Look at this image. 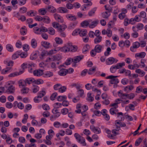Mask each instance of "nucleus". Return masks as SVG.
<instances>
[{
  "label": "nucleus",
  "instance_id": "f257e3e1",
  "mask_svg": "<svg viewBox=\"0 0 147 147\" xmlns=\"http://www.w3.org/2000/svg\"><path fill=\"white\" fill-rule=\"evenodd\" d=\"M118 96L121 99H125L128 98L129 99H132L134 98L135 97V95L133 93H131L129 94H123L122 90H120L117 92Z\"/></svg>",
  "mask_w": 147,
  "mask_h": 147
},
{
  "label": "nucleus",
  "instance_id": "f03ea898",
  "mask_svg": "<svg viewBox=\"0 0 147 147\" xmlns=\"http://www.w3.org/2000/svg\"><path fill=\"white\" fill-rule=\"evenodd\" d=\"M59 50L62 52H74L78 51V47L76 45H73L71 47H63L60 48Z\"/></svg>",
  "mask_w": 147,
  "mask_h": 147
},
{
  "label": "nucleus",
  "instance_id": "7ed1b4c3",
  "mask_svg": "<svg viewBox=\"0 0 147 147\" xmlns=\"http://www.w3.org/2000/svg\"><path fill=\"white\" fill-rule=\"evenodd\" d=\"M102 46L97 45L94 47V49H92L90 51V54L92 56L94 57L96 54V53H100L102 50Z\"/></svg>",
  "mask_w": 147,
  "mask_h": 147
},
{
  "label": "nucleus",
  "instance_id": "20e7f679",
  "mask_svg": "<svg viewBox=\"0 0 147 147\" xmlns=\"http://www.w3.org/2000/svg\"><path fill=\"white\" fill-rule=\"evenodd\" d=\"M74 136L78 143L82 144L83 146H86V143L85 142V140L84 137L80 136L77 133H75Z\"/></svg>",
  "mask_w": 147,
  "mask_h": 147
},
{
  "label": "nucleus",
  "instance_id": "39448f33",
  "mask_svg": "<svg viewBox=\"0 0 147 147\" xmlns=\"http://www.w3.org/2000/svg\"><path fill=\"white\" fill-rule=\"evenodd\" d=\"M45 18H42L40 16H37L34 18V19L38 21H42L43 22L46 24H49L50 23L51 20L48 16H45Z\"/></svg>",
  "mask_w": 147,
  "mask_h": 147
},
{
  "label": "nucleus",
  "instance_id": "423d86ee",
  "mask_svg": "<svg viewBox=\"0 0 147 147\" xmlns=\"http://www.w3.org/2000/svg\"><path fill=\"white\" fill-rule=\"evenodd\" d=\"M125 65V63L124 62L122 63H118L115 65L112 66L111 67L110 69V71L111 73H115V72L116 69H119Z\"/></svg>",
  "mask_w": 147,
  "mask_h": 147
},
{
  "label": "nucleus",
  "instance_id": "0eeeda50",
  "mask_svg": "<svg viewBox=\"0 0 147 147\" xmlns=\"http://www.w3.org/2000/svg\"><path fill=\"white\" fill-rule=\"evenodd\" d=\"M118 77L117 76H113L110 75L106 77L107 79H111L110 81V83L112 84H117L119 82V80L118 79L115 78Z\"/></svg>",
  "mask_w": 147,
  "mask_h": 147
},
{
  "label": "nucleus",
  "instance_id": "6e6552de",
  "mask_svg": "<svg viewBox=\"0 0 147 147\" xmlns=\"http://www.w3.org/2000/svg\"><path fill=\"white\" fill-rule=\"evenodd\" d=\"M84 58V55H82L76 56L72 58V62L73 63L72 64L73 67H75L76 66V63L79 62L80 60Z\"/></svg>",
  "mask_w": 147,
  "mask_h": 147
},
{
  "label": "nucleus",
  "instance_id": "1a4fd4ad",
  "mask_svg": "<svg viewBox=\"0 0 147 147\" xmlns=\"http://www.w3.org/2000/svg\"><path fill=\"white\" fill-rule=\"evenodd\" d=\"M140 21V19L139 18L138 16L136 15L134 18H132L130 19L129 20V23L132 24H134L136 22H139Z\"/></svg>",
  "mask_w": 147,
  "mask_h": 147
},
{
  "label": "nucleus",
  "instance_id": "9d476101",
  "mask_svg": "<svg viewBox=\"0 0 147 147\" xmlns=\"http://www.w3.org/2000/svg\"><path fill=\"white\" fill-rule=\"evenodd\" d=\"M140 46V43L136 42L133 43L132 46L130 47V50L132 52L134 51V49L138 48Z\"/></svg>",
  "mask_w": 147,
  "mask_h": 147
},
{
  "label": "nucleus",
  "instance_id": "9b49d317",
  "mask_svg": "<svg viewBox=\"0 0 147 147\" xmlns=\"http://www.w3.org/2000/svg\"><path fill=\"white\" fill-rule=\"evenodd\" d=\"M43 70L40 69L35 70L33 71V74L34 76H40L43 74Z\"/></svg>",
  "mask_w": 147,
  "mask_h": 147
},
{
  "label": "nucleus",
  "instance_id": "f8f14e48",
  "mask_svg": "<svg viewBox=\"0 0 147 147\" xmlns=\"http://www.w3.org/2000/svg\"><path fill=\"white\" fill-rule=\"evenodd\" d=\"M66 17L68 20L72 21H75L77 19L75 16H73L72 14H67L66 15Z\"/></svg>",
  "mask_w": 147,
  "mask_h": 147
},
{
  "label": "nucleus",
  "instance_id": "ddd939ff",
  "mask_svg": "<svg viewBox=\"0 0 147 147\" xmlns=\"http://www.w3.org/2000/svg\"><path fill=\"white\" fill-rule=\"evenodd\" d=\"M46 9L48 11L52 13H55L56 11V9L51 5H49L47 7H46Z\"/></svg>",
  "mask_w": 147,
  "mask_h": 147
},
{
  "label": "nucleus",
  "instance_id": "4468645a",
  "mask_svg": "<svg viewBox=\"0 0 147 147\" xmlns=\"http://www.w3.org/2000/svg\"><path fill=\"white\" fill-rule=\"evenodd\" d=\"M55 18L59 22L62 23L63 21V18L60 15L55 13L54 15Z\"/></svg>",
  "mask_w": 147,
  "mask_h": 147
},
{
  "label": "nucleus",
  "instance_id": "2eb2a0df",
  "mask_svg": "<svg viewBox=\"0 0 147 147\" xmlns=\"http://www.w3.org/2000/svg\"><path fill=\"white\" fill-rule=\"evenodd\" d=\"M57 10L58 12L61 13H67L68 11V10L66 8L63 7H59Z\"/></svg>",
  "mask_w": 147,
  "mask_h": 147
},
{
  "label": "nucleus",
  "instance_id": "dca6fc26",
  "mask_svg": "<svg viewBox=\"0 0 147 147\" xmlns=\"http://www.w3.org/2000/svg\"><path fill=\"white\" fill-rule=\"evenodd\" d=\"M9 86L8 87L7 92H9L10 94H12L14 93L15 91V88L12 85H10L9 84Z\"/></svg>",
  "mask_w": 147,
  "mask_h": 147
},
{
  "label": "nucleus",
  "instance_id": "f3484780",
  "mask_svg": "<svg viewBox=\"0 0 147 147\" xmlns=\"http://www.w3.org/2000/svg\"><path fill=\"white\" fill-rule=\"evenodd\" d=\"M68 71V70L66 69H62L59 71L58 74L60 76H64L67 74Z\"/></svg>",
  "mask_w": 147,
  "mask_h": 147
},
{
  "label": "nucleus",
  "instance_id": "a211bd4d",
  "mask_svg": "<svg viewBox=\"0 0 147 147\" xmlns=\"http://www.w3.org/2000/svg\"><path fill=\"white\" fill-rule=\"evenodd\" d=\"M114 58L113 57H110L107 59L106 61V63L107 65H110L114 63Z\"/></svg>",
  "mask_w": 147,
  "mask_h": 147
},
{
  "label": "nucleus",
  "instance_id": "6ab92c4d",
  "mask_svg": "<svg viewBox=\"0 0 147 147\" xmlns=\"http://www.w3.org/2000/svg\"><path fill=\"white\" fill-rule=\"evenodd\" d=\"M24 72V71H20L19 72H16L11 73L8 75L9 77H13L21 74Z\"/></svg>",
  "mask_w": 147,
  "mask_h": 147
},
{
  "label": "nucleus",
  "instance_id": "aec40b11",
  "mask_svg": "<svg viewBox=\"0 0 147 147\" xmlns=\"http://www.w3.org/2000/svg\"><path fill=\"white\" fill-rule=\"evenodd\" d=\"M35 64L33 63H30L28 64V68L29 72L32 73L33 68L34 67Z\"/></svg>",
  "mask_w": 147,
  "mask_h": 147
},
{
  "label": "nucleus",
  "instance_id": "412c9836",
  "mask_svg": "<svg viewBox=\"0 0 147 147\" xmlns=\"http://www.w3.org/2000/svg\"><path fill=\"white\" fill-rule=\"evenodd\" d=\"M37 45V40L35 39H32L31 41V45L32 47L34 49L36 48Z\"/></svg>",
  "mask_w": 147,
  "mask_h": 147
},
{
  "label": "nucleus",
  "instance_id": "4be33fe9",
  "mask_svg": "<svg viewBox=\"0 0 147 147\" xmlns=\"http://www.w3.org/2000/svg\"><path fill=\"white\" fill-rule=\"evenodd\" d=\"M41 45L46 49H49L50 47V44L47 41H43L41 42Z\"/></svg>",
  "mask_w": 147,
  "mask_h": 147
},
{
  "label": "nucleus",
  "instance_id": "5701e85b",
  "mask_svg": "<svg viewBox=\"0 0 147 147\" xmlns=\"http://www.w3.org/2000/svg\"><path fill=\"white\" fill-rule=\"evenodd\" d=\"M25 26H24L20 28V32L22 35H24L26 34L27 30Z\"/></svg>",
  "mask_w": 147,
  "mask_h": 147
},
{
  "label": "nucleus",
  "instance_id": "b1692460",
  "mask_svg": "<svg viewBox=\"0 0 147 147\" xmlns=\"http://www.w3.org/2000/svg\"><path fill=\"white\" fill-rule=\"evenodd\" d=\"M146 53L145 52H141L140 53H137L135 55L136 57H139L140 58H144L145 56Z\"/></svg>",
  "mask_w": 147,
  "mask_h": 147
},
{
  "label": "nucleus",
  "instance_id": "393cba45",
  "mask_svg": "<svg viewBox=\"0 0 147 147\" xmlns=\"http://www.w3.org/2000/svg\"><path fill=\"white\" fill-rule=\"evenodd\" d=\"M99 21L98 20L94 21L91 22L89 25V27L90 28H93L97 26L98 23Z\"/></svg>",
  "mask_w": 147,
  "mask_h": 147
},
{
  "label": "nucleus",
  "instance_id": "a878e982",
  "mask_svg": "<svg viewBox=\"0 0 147 147\" xmlns=\"http://www.w3.org/2000/svg\"><path fill=\"white\" fill-rule=\"evenodd\" d=\"M53 113L55 115L54 116L51 115L50 117V119L51 121H53V119H55L56 118L58 117L61 114L59 112H57Z\"/></svg>",
  "mask_w": 147,
  "mask_h": 147
},
{
  "label": "nucleus",
  "instance_id": "bb28decb",
  "mask_svg": "<svg viewBox=\"0 0 147 147\" xmlns=\"http://www.w3.org/2000/svg\"><path fill=\"white\" fill-rule=\"evenodd\" d=\"M87 33V32L86 30L83 29L81 30H80L79 32V34L81 36H86Z\"/></svg>",
  "mask_w": 147,
  "mask_h": 147
},
{
  "label": "nucleus",
  "instance_id": "cd10ccee",
  "mask_svg": "<svg viewBox=\"0 0 147 147\" xmlns=\"http://www.w3.org/2000/svg\"><path fill=\"white\" fill-rule=\"evenodd\" d=\"M90 128L91 130L94 133H95L96 131H98V133L99 134L101 133L100 129L99 128V130L96 128L95 127L94 125H91L90 126Z\"/></svg>",
  "mask_w": 147,
  "mask_h": 147
},
{
  "label": "nucleus",
  "instance_id": "c85d7f7f",
  "mask_svg": "<svg viewBox=\"0 0 147 147\" xmlns=\"http://www.w3.org/2000/svg\"><path fill=\"white\" fill-rule=\"evenodd\" d=\"M37 52L35 51L33 52L31 55L30 58V59L34 60L36 59L37 57Z\"/></svg>",
  "mask_w": 147,
  "mask_h": 147
},
{
  "label": "nucleus",
  "instance_id": "c756f323",
  "mask_svg": "<svg viewBox=\"0 0 147 147\" xmlns=\"http://www.w3.org/2000/svg\"><path fill=\"white\" fill-rule=\"evenodd\" d=\"M94 40V42L95 44H97L100 42L102 40V37L101 36H96Z\"/></svg>",
  "mask_w": 147,
  "mask_h": 147
},
{
  "label": "nucleus",
  "instance_id": "7c9ffc66",
  "mask_svg": "<svg viewBox=\"0 0 147 147\" xmlns=\"http://www.w3.org/2000/svg\"><path fill=\"white\" fill-rule=\"evenodd\" d=\"M110 15V13L109 12L105 11L102 13V16L103 18H107Z\"/></svg>",
  "mask_w": 147,
  "mask_h": 147
},
{
  "label": "nucleus",
  "instance_id": "2f4dec72",
  "mask_svg": "<svg viewBox=\"0 0 147 147\" xmlns=\"http://www.w3.org/2000/svg\"><path fill=\"white\" fill-rule=\"evenodd\" d=\"M46 94V92L44 91H40L38 94L37 98H41L43 97Z\"/></svg>",
  "mask_w": 147,
  "mask_h": 147
},
{
  "label": "nucleus",
  "instance_id": "473e14b6",
  "mask_svg": "<svg viewBox=\"0 0 147 147\" xmlns=\"http://www.w3.org/2000/svg\"><path fill=\"white\" fill-rule=\"evenodd\" d=\"M97 8L95 7L92 9L88 13V15L89 16H91L93 15L95 13V12Z\"/></svg>",
  "mask_w": 147,
  "mask_h": 147
},
{
  "label": "nucleus",
  "instance_id": "72a5a7b5",
  "mask_svg": "<svg viewBox=\"0 0 147 147\" xmlns=\"http://www.w3.org/2000/svg\"><path fill=\"white\" fill-rule=\"evenodd\" d=\"M27 14L29 16H34L37 14V12H34L33 10H31L28 11L27 13Z\"/></svg>",
  "mask_w": 147,
  "mask_h": 147
},
{
  "label": "nucleus",
  "instance_id": "f704fd0d",
  "mask_svg": "<svg viewBox=\"0 0 147 147\" xmlns=\"http://www.w3.org/2000/svg\"><path fill=\"white\" fill-rule=\"evenodd\" d=\"M77 23L78 22H77L71 23L68 26V28L69 29H73L75 26L77 24Z\"/></svg>",
  "mask_w": 147,
  "mask_h": 147
},
{
  "label": "nucleus",
  "instance_id": "c9c22d12",
  "mask_svg": "<svg viewBox=\"0 0 147 147\" xmlns=\"http://www.w3.org/2000/svg\"><path fill=\"white\" fill-rule=\"evenodd\" d=\"M89 24V23L87 20L83 21L81 23V26L83 27H87Z\"/></svg>",
  "mask_w": 147,
  "mask_h": 147
},
{
  "label": "nucleus",
  "instance_id": "e433bc0d",
  "mask_svg": "<svg viewBox=\"0 0 147 147\" xmlns=\"http://www.w3.org/2000/svg\"><path fill=\"white\" fill-rule=\"evenodd\" d=\"M6 48L7 50L9 52H12L13 51V47L10 44H9L7 45Z\"/></svg>",
  "mask_w": 147,
  "mask_h": 147
},
{
  "label": "nucleus",
  "instance_id": "4c0bfd02",
  "mask_svg": "<svg viewBox=\"0 0 147 147\" xmlns=\"http://www.w3.org/2000/svg\"><path fill=\"white\" fill-rule=\"evenodd\" d=\"M90 48V46L88 44L86 45L82 49V52L83 53L89 51Z\"/></svg>",
  "mask_w": 147,
  "mask_h": 147
},
{
  "label": "nucleus",
  "instance_id": "58836bf2",
  "mask_svg": "<svg viewBox=\"0 0 147 147\" xmlns=\"http://www.w3.org/2000/svg\"><path fill=\"white\" fill-rule=\"evenodd\" d=\"M29 89L26 87H24L21 91L22 93L23 94L28 93L29 92Z\"/></svg>",
  "mask_w": 147,
  "mask_h": 147
},
{
  "label": "nucleus",
  "instance_id": "ea45409f",
  "mask_svg": "<svg viewBox=\"0 0 147 147\" xmlns=\"http://www.w3.org/2000/svg\"><path fill=\"white\" fill-rule=\"evenodd\" d=\"M53 75V73L51 71H47L44 75L45 77H50Z\"/></svg>",
  "mask_w": 147,
  "mask_h": 147
},
{
  "label": "nucleus",
  "instance_id": "a19ab883",
  "mask_svg": "<svg viewBox=\"0 0 147 147\" xmlns=\"http://www.w3.org/2000/svg\"><path fill=\"white\" fill-rule=\"evenodd\" d=\"M48 31H49V33L51 35H54L55 34V31L54 29L50 27L48 29Z\"/></svg>",
  "mask_w": 147,
  "mask_h": 147
},
{
  "label": "nucleus",
  "instance_id": "79ce46f5",
  "mask_svg": "<svg viewBox=\"0 0 147 147\" xmlns=\"http://www.w3.org/2000/svg\"><path fill=\"white\" fill-rule=\"evenodd\" d=\"M46 10V9L42 8L38 10V11L40 13L41 15H44L47 13V11Z\"/></svg>",
  "mask_w": 147,
  "mask_h": 147
},
{
  "label": "nucleus",
  "instance_id": "37998d69",
  "mask_svg": "<svg viewBox=\"0 0 147 147\" xmlns=\"http://www.w3.org/2000/svg\"><path fill=\"white\" fill-rule=\"evenodd\" d=\"M44 82L43 81L40 79H38L36 80H34V83L35 84H42Z\"/></svg>",
  "mask_w": 147,
  "mask_h": 147
},
{
  "label": "nucleus",
  "instance_id": "c03bdc74",
  "mask_svg": "<svg viewBox=\"0 0 147 147\" xmlns=\"http://www.w3.org/2000/svg\"><path fill=\"white\" fill-rule=\"evenodd\" d=\"M66 98L67 97L65 96H59L57 97V100L59 101H61L62 100H64V99H66Z\"/></svg>",
  "mask_w": 147,
  "mask_h": 147
},
{
  "label": "nucleus",
  "instance_id": "a18cd8bd",
  "mask_svg": "<svg viewBox=\"0 0 147 147\" xmlns=\"http://www.w3.org/2000/svg\"><path fill=\"white\" fill-rule=\"evenodd\" d=\"M34 79L33 78H28L26 79L25 81L26 83H27L29 84H30L31 82H34Z\"/></svg>",
  "mask_w": 147,
  "mask_h": 147
},
{
  "label": "nucleus",
  "instance_id": "49530a36",
  "mask_svg": "<svg viewBox=\"0 0 147 147\" xmlns=\"http://www.w3.org/2000/svg\"><path fill=\"white\" fill-rule=\"evenodd\" d=\"M40 32L41 34L42 32H44V33H45L48 31V29H47L46 27L42 26L40 27Z\"/></svg>",
  "mask_w": 147,
  "mask_h": 147
},
{
  "label": "nucleus",
  "instance_id": "de8ad7c7",
  "mask_svg": "<svg viewBox=\"0 0 147 147\" xmlns=\"http://www.w3.org/2000/svg\"><path fill=\"white\" fill-rule=\"evenodd\" d=\"M55 40L57 44H61L63 43V41L62 39L59 37H56L55 38Z\"/></svg>",
  "mask_w": 147,
  "mask_h": 147
},
{
  "label": "nucleus",
  "instance_id": "09e8293b",
  "mask_svg": "<svg viewBox=\"0 0 147 147\" xmlns=\"http://www.w3.org/2000/svg\"><path fill=\"white\" fill-rule=\"evenodd\" d=\"M128 67L129 69H134L135 67H137L138 68L139 66L137 64H135L133 65H129Z\"/></svg>",
  "mask_w": 147,
  "mask_h": 147
},
{
  "label": "nucleus",
  "instance_id": "8fccbe9b",
  "mask_svg": "<svg viewBox=\"0 0 147 147\" xmlns=\"http://www.w3.org/2000/svg\"><path fill=\"white\" fill-rule=\"evenodd\" d=\"M143 138H139L135 142V145L136 146H138L140 144V143L142 142Z\"/></svg>",
  "mask_w": 147,
  "mask_h": 147
},
{
  "label": "nucleus",
  "instance_id": "3c124183",
  "mask_svg": "<svg viewBox=\"0 0 147 147\" xmlns=\"http://www.w3.org/2000/svg\"><path fill=\"white\" fill-rule=\"evenodd\" d=\"M20 52L17 51L16 53L13 55L12 58V59H15L17 58L19 56Z\"/></svg>",
  "mask_w": 147,
  "mask_h": 147
},
{
  "label": "nucleus",
  "instance_id": "603ef678",
  "mask_svg": "<svg viewBox=\"0 0 147 147\" xmlns=\"http://www.w3.org/2000/svg\"><path fill=\"white\" fill-rule=\"evenodd\" d=\"M138 16L140 18H145L146 16V13L144 11H142L140 13V15Z\"/></svg>",
  "mask_w": 147,
  "mask_h": 147
},
{
  "label": "nucleus",
  "instance_id": "864d4df0",
  "mask_svg": "<svg viewBox=\"0 0 147 147\" xmlns=\"http://www.w3.org/2000/svg\"><path fill=\"white\" fill-rule=\"evenodd\" d=\"M129 80L128 79L124 78L121 80V83L124 85L127 84Z\"/></svg>",
  "mask_w": 147,
  "mask_h": 147
},
{
  "label": "nucleus",
  "instance_id": "5fc2aeb1",
  "mask_svg": "<svg viewBox=\"0 0 147 147\" xmlns=\"http://www.w3.org/2000/svg\"><path fill=\"white\" fill-rule=\"evenodd\" d=\"M144 25L141 23H139L136 25V28L138 30H142L143 28Z\"/></svg>",
  "mask_w": 147,
  "mask_h": 147
},
{
  "label": "nucleus",
  "instance_id": "6e6d98bb",
  "mask_svg": "<svg viewBox=\"0 0 147 147\" xmlns=\"http://www.w3.org/2000/svg\"><path fill=\"white\" fill-rule=\"evenodd\" d=\"M34 32L37 34H41L40 32V28L38 27H35L33 28Z\"/></svg>",
  "mask_w": 147,
  "mask_h": 147
},
{
  "label": "nucleus",
  "instance_id": "4d7b16f0",
  "mask_svg": "<svg viewBox=\"0 0 147 147\" xmlns=\"http://www.w3.org/2000/svg\"><path fill=\"white\" fill-rule=\"evenodd\" d=\"M27 11V8L24 7H23L20 8V11L21 13H24Z\"/></svg>",
  "mask_w": 147,
  "mask_h": 147
},
{
  "label": "nucleus",
  "instance_id": "13d9d810",
  "mask_svg": "<svg viewBox=\"0 0 147 147\" xmlns=\"http://www.w3.org/2000/svg\"><path fill=\"white\" fill-rule=\"evenodd\" d=\"M52 25L53 28H57L58 30L59 28L60 27L59 24L58 23L54 22L52 23Z\"/></svg>",
  "mask_w": 147,
  "mask_h": 147
},
{
  "label": "nucleus",
  "instance_id": "bf43d9fd",
  "mask_svg": "<svg viewBox=\"0 0 147 147\" xmlns=\"http://www.w3.org/2000/svg\"><path fill=\"white\" fill-rule=\"evenodd\" d=\"M23 48L24 51H27L29 50V46L27 44H24L23 45Z\"/></svg>",
  "mask_w": 147,
  "mask_h": 147
},
{
  "label": "nucleus",
  "instance_id": "052dcab7",
  "mask_svg": "<svg viewBox=\"0 0 147 147\" xmlns=\"http://www.w3.org/2000/svg\"><path fill=\"white\" fill-rule=\"evenodd\" d=\"M111 51L110 47H109L107 48V51H105L104 53V55L105 56H107L110 55V52Z\"/></svg>",
  "mask_w": 147,
  "mask_h": 147
},
{
  "label": "nucleus",
  "instance_id": "680f3d73",
  "mask_svg": "<svg viewBox=\"0 0 147 147\" xmlns=\"http://www.w3.org/2000/svg\"><path fill=\"white\" fill-rule=\"evenodd\" d=\"M66 90V87L65 86L61 87L59 89V92H60L63 93L65 92Z\"/></svg>",
  "mask_w": 147,
  "mask_h": 147
},
{
  "label": "nucleus",
  "instance_id": "e2e57ef3",
  "mask_svg": "<svg viewBox=\"0 0 147 147\" xmlns=\"http://www.w3.org/2000/svg\"><path fill=\"white\" fill-rule=\"evenodd\" d=\"M57 95V92H55L53 93L51 95L50 98L52 100H53L55 99V97Z\"/></svg>",
  "mask_w": 147,
  "mask_h": 147
},
{
  "label": "nucleus",
  "instance_id": "0e129e2a",
  "mask_svg": "<svg viewBox=\"0 0 147 147\" xmlns=\"http://www.w3.org/2000/svg\"><path fill=\"white\" fill-rule=\"evenodd\" d=\"M66 7L68 9H71L73 8L74 5L70 3H68L66 4Z\"/></svg>",
  "mask_w": 147,
  "mask_h": 147
},
{
  "label": "nucleus",
  "instance_id": "69168bd1",
  "mask_svg": "<svg viewBox=\"0 0 147 147\" xmlns=\"http://www.w3.org/2000/svg\"><path fill=\"white\" fill-rule=\"evenodd\" d=\"M91 94L90 93H88L87 94V96L90 99H88V100L90 102L94 100V98L91 96Z\"/></svg>",
  "mask_w": 147,
  "mask_h": 147
},
{
  "label": "nucleus",
  "instance_id": "338daca9",
  "mask_svg": "<svg viewBox=\"0 0 147 147\" xmlns=\"http://www.w3.org/2000/svg\"><path fill=\"white\" fill-rule=\"evenodd\" d=\"M58 31L60 33V35L63 37H65L66 34L65 33L63 32V31L62 30L61 28L58 29Z\"/></svg>",
  "mask_w": 147,
  "mask_h": 147
},
{
  "label": "nucleus",
  "instance_id": "774afa93",
  "mask_svg": "<svg viewBox=\"0 0 147 147\" xmlns=\"http://www.w3.org/2000/svg\"><path fill=\"white\" fill-rule=\"evenodd\" d=\"M11 3L13 5L15 9H16L17 7V6H15V5L18 3V1L16 0H12L11 1Z\"/></svg>",
  "mask_w": 147,
  "mask_h": 147
}]
</instances>
